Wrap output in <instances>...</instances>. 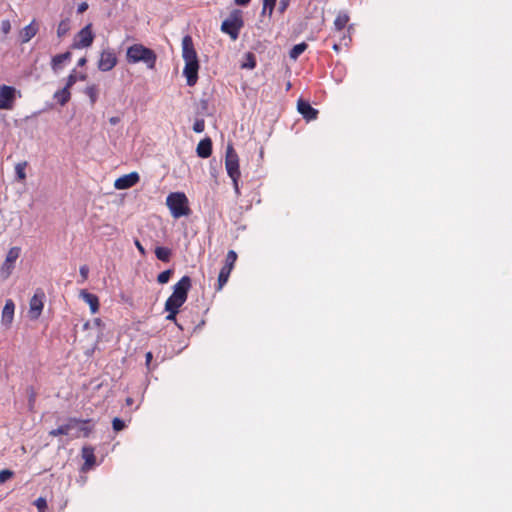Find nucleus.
I'll return each instance as SVG.
<instances>
[{
  "mask_svg": "<svg viewBox=\"0 0 512 512\" xmlns=\"http://www.w3.org/2000/svg\"><path fill=\"white\" fill-rule=\"evenodd\" d=\"M84 93L89 97L91 105H94L97 102L98 96H99V89H98L97 85H95V84L88 85L85 88Z\"/></svg>",
  "mask_w": 512,
  "mask_h": 512,
  "instance_id": "obj_23",
  "label": "nucleus"
},
{
  "mask_svg": "<svg viewBox=\"0 0 512 512\" xmlns=\"http://www.w3.org/2000/svg\"><path fill=\"white\" fill-rule=\"evenodd\" d=\"M38 32V25L32 21L20 31V39L22 43L29 42Z\"/></svg>",
  "mask_w": 512,
  "mask_h": 512,
  "instance_id": "obj_16",
  "label": "nucleus"
},
{
  "mask_svg": "<svg viewBox=\"0 0 512 512\" xmlns=\"http://www.w3.org/2000/svg\"><path fill=\"white\" fill-rule=\"evenodd\" d=\"M20 254V247L14 246L8 250L5 260L0 267V276L2 277V279L6 280L11 276L15 268V263L19 258Z\"/></svg>",
  "mask_w": 512,
  "mask_h": 512,
  "instance_id": "obj_7",
  "label": "nucleus"
},
{
  "mask_svg": "<svg viewBox=\"0 0 512 512\" xmlns=\"http://www.w3.org/2000/svg\"><path fill=\"white\" fill-rule=\"evenodd\" d=\"M80 297L89 305L90 310L93 314H95L98 311L99 300L96 295L89 293L86 290H81Z\"/></svg>",
  "mask_w": 512,
  "mask_h": 512,
  "instance_id": "obj_18",
  "label": "nucleus"
},
{
  "mask_svg": "<svg viewBox=\"0 0 512 512\" xmlns=\"http://www.w3.org/2000/svg\"><path fill=\"white\" fill-rule=\"evenodd\" d=\"M80 275L82 276L83 280H86L88 277L89 269L86 265H83L79 269Z\"/></svg>",
  "mask_w": 512,
  "mask_h": 512,
  "instance_id": "obj_43",
  "label": "nucleus"
},
{
  "mask_svg": "<svg viewBox=\"0 0 512 512\" xmlns=\"http://www.w3.org/2000/svg\"><path fill=\"white\" fill-rule=\"evenodd\" d=\"M234 1L237 5H242V6H245L250 2V0H234Z\"/></svg>",
  "mask_w": 512,
  "mask_h": 512,
  "instance_id": "obj_48",
  "label": "nucleus"
},
{
  "mask_svg": "<svg viewBox=\"0 0 512 512\" xmlns=\"http://www.w3.org/2000/svg\"><path fill=\"white\" fill-rule=\"evenodd\" d=\"M77 81V76L75 74V71H73L68 77L66 82V88L70 89Z\"/></svg>",
  "mask_w": 512,
  "mask_h": 512,
  "instance_id": "obj_39",
  "label": "nucleus"
},
{
  "mask_svg": "<svg viewBox=\"0 0 512 512\" xmlns=\"http://www.w3.org/2000/svg\"><path fill=\"white\" fill-rule=\"evenodd\" d=\"M70 30V20L67 18V19H64L62 20L58 27H57V36L59 38H62L63 36H65Z\"/></svg>",
  "mask_w": 512,
  "mask_h": 512,
  "instance_id": "obj_29",
  "label": "nucleus"
},
{
  "mask_svg": "<svg viewBox=\"0 0 512 512\" xmlns=\"http://www.w3.org/2000/svg\"><path fill=\"white\" fill-rule=\"evenodd\" d=\"M85 78H86V76H85V75H80V76H79V79H80V80H84Z\"/></svg>",
  "mask_w": 512,
  "mask_h": 512,
  "instance_id": "obj_52",
  "label": "nucleus"
},
{
  "mask_svg": "<svg viewBox=\"0 0 512 512\" xmlns=\"http://www.w3.org/2000/svg\"><path fill=\"white\" fill-rule=\"evenodd\" d=\"M236 259H237V254L235 251L233 250H230L228 253H227V256H226V261H225V265L223 267L225 268H228L229 270H232L233 267H234V264L236 262Z\"/></svg>",
  "mask_w": 512,
  "mask_h": 512,
  "instance_id": "obj_32",
  "label": "nucleus"
},
{
  "mask_svg": "<svg viewBox=\"0 0 512 512\" xmlns=\"http://www.w3.org/2000/svg\"><path fill=\"white\" fill-rule=\"evenodd\" d=\"M117 64V57L112 49H105L100 53L97 67L102 72L112 70Z\"/></svg>",
  "mask_w": 512,
  "mask_h": 512,
  "instance_id": "obj_12",
  "label": "nucleus"
},
{
  "mask_svg": "<svg viewBox=\"0 0 512 512\" xmlns=\"http://www.w3.org/2000/svg\"><path fill=\"white\" fill-rule=\"evenodd\" d=\"M298 111L308 120L316 119L318 111L314 109L308 102L299 100Z\"/></svg>",
  "mask_w": 512,
  "mask_h": 512,
  "instance_id": "obj_17",
  "label": "nucleus"
},
{
  "mask_svg": "<svg viewBox=\"0 0 512 512\" xmlns=\"http://www.w3.org/2000/svg\"><path fill=\"white\" fill-rule=\"evenodd\" d=\"M275 2L276 0H264L262 14L265 15L267 13L269 16H271L275 6Z\"/></svg>",
  "mask_w": 512,
  "mask_h": 512,
  "instance_id": "obj_34",
  "label": "nucleus"
},
{
  "mask_svg": "<svg viewBox=\"0 0 512 512\" xmlns=\"http://www.w3.org/2000/svg\"><path fill=\"white\" fill-rule=\"evenodd\" d=\"M197 154L201 158H208L212 153V142L209 138L201 140L197 145Z\"/></svg>",
  "mask_w": 512,
  "mask_h": 512,
  "instance_id": "obj_19",
  "label": "nucleus"
},
{
  "mask_svg": "<svg viewBox=\"0 0 512 512\" xmlns=\"http://www.w3.org/2000/svg\"><path fill=\"white\" fill-rule=\"evenodd\" d=\"M15 304L11 299L6 300L1 314V324L9 329L14 319Z\"/></svg>",
  "mask_w": 512,
  "mask_h": 512,
  "instance_id": "obj_14",
  "label": "nucleus"
},
{
  "mask_svg": "<svg viewBox=\"0 0 512 512\" xmlns=\"http://www.w3.org/2000/svg\"><path fill=\"white\" fill-rule=\"evenodd\" d=\"M14 475L13 471L5 469L0 471V483H4Z\"/></svg>",
  "mask_w": 512,
  "mask_h": 512,
  "instance_id": "obj_37",
  "label": "nucleus"
},
{
  "mask_svg": "<svg viewBox=\"0 0 512 512\" xmlns=\"http://www.w3.org/2000/svg\"><path fill=\"white\" fill-rule=\"evenodd\" d=\"M84 328L95 330L96 339H98L102 334L101 320L98 318L94 319L93 322H91V323H89V322L85 323Z\"/></svg>",
  "mask_w": 512,
  "mask_h": 512,
  "instance_id": "obj_25",
  "label": "nucleus"
},
{
  "mask_svg": "<svg viewBox=\"0 0 512 512\" xmlns=\"http://www.w3.org/2000/svg\"><path fill=\"white\" fill-rule=\"evenodd\" d=\"M17 90L12 86H0V110H11L14 106Z\"/></svg>",
  "mask_w": 512,
  "mask_h": 512,
  "instance_id": "obj_10",
  "label": "nucleus"
},
{
  "mask_svg": "<svg viewBox=\"0 0 512 512\" xmlns=\"http://www.w3.org/2000/svg\"><path fill=\"white\" fill-rule=\"evenodd\" d=\"M348 21H349V17L347 14L340 13L336 17V19L334 21V25H333V37L343 36V35L349 36L350 29L345 30V28L348 24Z\"/></svg>",
  "mask_w": 512,
  "mask_h": 512,
  "instance_id": "obj_15",
  "label": "nucleus"
},
{
  "mask_svg": "<svg viewBox=\"0 0 512 512\" xmlns=\"http://www.w3.org/2000/svg\"><path fill=\"white\" fill-rule=\"evenodd\" d=\"M87 9H88V4L86 2H82L78 5L77 12L81 14V13L85 12Z\"/></svg>",
  "mask_w": 512,
  "mask_h": 512,
  "instance_id": "obj_44",
  "label": "nucleus"
},
{
  "mask_svg": "<svg viewBox=\"0 0 512 512\" xmlns=\"http://www.w3.org/2000/svg\"><path fill=\"white\" fill-rule=\"evenodd\" d=\"M151 360H152V353L151 352H147L146 353V364L149 365Z\"/></svg>",
  "mask_w": 512,
  "mask_h": 512,
  "instance_id": "obj_49",
  "label": "nucleus"
},
{
  "mask_svg": "<svg viewBox=\"0 0 512 512\" xmlns=\"http://www.w3.org/2000/svg\"><path fill=\"white\" fill-rule=\"evenodd\" d=\"M45 294L42 290H36L29 302L28 316L32 320H36L40 317L44 307Z\"/></svg>",
  "mask_w": 512,
  "mask_h": 512,
  "instance_id": "obj_9",
  "label": "nucleus"
},
{
  "mask_svg": "<svg viewBox=\"0 0 512 512\" xmlns=\"http://www.w3.org/2000/svg\"><path fill=\"white\" fill-rule=\"evenodd\" d=\"M336 38L338 39V42H335L333 45V49L335 51H339L340 46H342V45L347 46L350 42V36H347V35L336 36Z\"/></svg>",
  "mask_w": 512,
  "mask_h": 512,
  "instance_id": "obj_33",
  "label": "nucleus"
},
{
  "mask_svg": "<svg viewBox=\"0 0 512 512\" xmlns=\"http://www.w3.org/2000/svg\"><path fill=\"white\" fill-rule=\"evenodd\" d=\"M166 204L174 218L187 216L190 213L188 199L184 193H171L166 198Z\"/></svg>",
  "mask_w": 512,
  "mask_h": 512,
  "instance_id": "obj_5",
  "label": "nucleus"
},
{
  "mask_svg": "<svg viewBox=\"0 0 512 512\" xmlns=\"http://www.w3.org/2000/svg\"><path fill=\"white\" fill-rule=\"evenodd\" d=\"M139 179V174L137 172H131L117 178L114 182V187L118 190L128 189L134 186Z\"/></svg>",
  "mask_w": 512,
  "mask_h": 512,
  "instance_id": "obj_13",
  "label": "nucleus"
},
{
  "mask_svg": "<svg viewBox=\"0 0 512 512\" xmlns=\"http://www.w3.org/2000/svg\"><path fill=\"white\" fill-rule=\"evenodd\" d=\"M91 27V24H87L78 32L74 39L73 48L81 49L91 46L94 40V34Z\"/></svg>",
  "mask_w": 512,
  "mask_h": 512,
  "instance_id": "obj_11",
  "label": "nucleus"
},
{
  "mask_svg": "<svg viewBox=\"0 0 512 512\" xmlns=\"http://www.w3.org/2000/svg\"><path fill=\"white\" fill-rule=\"evenodd\" d=\"M135 246L137 247L138 251L144 256L146 254V251L144 249V247L142 246V244L138 241V240H135Z\"/></svg>",
  "mask_w": 512,
  "mask_h": 512,
  "instance_id": "obj_46",
  "label": "nucleus"
},
{
  "mask_svg": "<svg viewBox=\"0 0 512 512\" xmlns=\"http://www.w3.org/2000/svg\"><path fill=\"white\" fill-rule=\"evenodd\" d=\"M165 310L169 312L166 319L170 320V321H175L178 310H173V309H165Z\"/></svg>",
  "mask_w": 512,
  "mask_h": 512,
  "instance_id": "obj_42",
  "label": "nucleus"
},
{
  "mask_svg": "<svg viewBox=\"0 0 512 512\" xmlns=\"http://www.w3.org/2000/svg\"><path fill=\"white\" fill-rule=\"evenodd\" d=\"M156 257L164 262H168L171 256V250L166 247H157L155 249Z\"/></svg>",
  "mask_w": 512,
  "mask_h": 512,
  "instance_id": "obj_27",
  "label": "nucleus"
},
{
  "mask_svg": "<svg viewBox=\"0 0 512 512\" xmlns=\"http://www.w3.org/2000/svg\"><path fill=\"white\" fill-rule=\"evenodd\" d=\"M307 49V44L302 42L295 45L289 53L291 59L296 60L305 50Z\"/></svg>",
  "mask_w": 512,
  "mask_h": 512,
  "instance_id": "obj_26",
  "label": "nucleus"
},
{
  "mask_svg": "<svg viewBox=\"0 0 512 512\" xmlns=\"http://www.w3.org/2000/svg\"><path fill=\"white\" fill-rule=\"evenodd\" d=\"M112 424H113V429L115 431H120L125 427L124 422L119 418H114Z\"/></svg>",
  "mask_w": 512,
  "mask_h": 512,
  "instance_id": "obj_41",
  "label": "nucleus"
},
{
  "mask_svg": "<svg viewBox=\"0 0 512 512\" xmlns=\"http://www.w3.org/2000/svg\"><path fill=\"white\" fill-rule=\"evenodd\" d=\"M232 270L228 268L222 267L218 276V289L221 290L223 286L227 283L228 278L230 276Z\"/></svg>",
  "mask_w": 512,
  "mask_h": 512,
  "instance_id": "obj_28",
  "label": "nucleus"
},
{
  "mask_svg": "<svg viewBox=\"0 0 512 512\" xmlns=\"http://www.w3.org/2000/svg\"><path fill=\"white\" fill-rule=\"evenodd\" d=\"M191 287V280L188 276H184L174 285L172 295L165 303V309L178 310L185 303L188 291Z\"/></svg>",
  "mask_w": 512,
  "mask_h": 512,
  "instance_id": "obj_3",
  "label": "nucleus"
},
{
  "mask_svg": "<svg viewBox=\"0 0 512 512\" xmlns=\"http://www.w3.org/2000/svg\"><path fill=\"white\" fill-rule=\"evenodd\" d=\"M287 6H288V1L287 0H281L280 4H279V11L281 13H283L286 10Z\"/></svg>",
  "mask_w": 512,
  "mask_h": 512,
  "instance_id": "obj_45",
  "label": "nucleus"
},
{
  "mask_svg": "<svg viewBox=\"0 0 512 512\" xmlns=\"http://www.w3.org/2000/svg\"><path fill=\"white\" fill-rule=\"evenodd\" d=\"M256 66L255 56L252 53L245 54V61L241 64L244 69H253Z\"/></svg>",
  "mask_w": 512,
  "mask_h": 512,
  "instance_id": "obj_31",
  "label": "nucleus"
},
{
  "mask_svg": "<svg viewBox=\"0 0 512 512\" xmlns=\"http://www.w3.org/2000/svg\"><path fill=\"white\" fill-rule=\"evenodd\" d=\"M204 128H205V122L203 119H198L195 121L194 125H193V130L196 132V133H201L204 131Z\"/></svg>",
  "mask_w": 512,
  "mask_h": 512,
  "instance_id": "obj_38",
  "label": "nucleus"
},
{
  "mask_svg": "<svg viewBox=\"0 0 512 512\" xmlns=\"http://www.w3.org/2000/svg\"><path fill=\"white\" fill-rule=\"evenodd\" d=\"M1 31L3 34L7 35L11 30V23L9 20H2L1 22Z\"/></svg>",
  "mask_w": 512,
  "mask_h": 512,
  "instance_id": "obj_40",
  "label": "nucleus"
},
{
  "mask_svg": "<svg viewBox=\"0 0 512 512\" xmlns=\"http://www.w3.org/2000/svg\"><path fill=\"white\" fill-rule=\"evenodd\" d=\"M242 26L243 20L240 11H234L222 22L221 31L228 34L232 40H236Z\"/></svg>",
  "mask_w": 512,
  "mask_h": 512,
  "instance_id": "obj_6",
  "label": "nucleus"
},
{
  "mask_svg": "<svg viewBox=\"0 0 512 512\" xmlns=\"http://www.w3.org/2000/svg\"><path fill=\"white\" fill-rule=\"evenodd\" d=\"M171 274H172V271L171 270H165L163 272H161L158 277H157V280L160 284H165L169 281L170 277H171Z\"/></svg>",
  "mask_w": 512,
  "mask_h": 512,
  "instance_id": "obj_36",
  "label": "nucleus"
},
{
  "mask_svg": "<svg viewBox=\"0 0 512 512\" xmlns=\"http://www.w3.org/2000/svg\"><path fill=\"white\" fill-rule=\"evenodd\" d=\"M67 425H72L70 428V436L73 438L87 437L91 433L93 426L88 420L69 419Z\"/></svg>",
  "mask_w": 512,
  "mask_h": 512,
  "instance_id": "obj_8",
  "label": "nucleus"
},
{
  "mask_svg": "<svg viewBox=\"0 0 512 512\" xmlns=\"http://www.w3.org/2000/svg\"><path fill=\"white\" fill-rule=\"evenodd\" d=\"M225 167L228 175L233 181V186L235 193L237 195L240 194L238 179L240 177L239 170V158L236 151L233 148L232 144H228L226 148V156H225Z\"/></svg>",
  "mask_w": 512,
  "mask_h": 512,
  "instance_id": "obj_4",
  "label": "nucleus"
},
{
  "mask_svg": "<svg viewBox=\"0 0 512 512\" xmlns=\"http://www.w3.org/2000/svg\"><path fill=\"white\" fill-rule=\"evenodd\" d=\"M127 404H128V405H131V404H132V399H131V398H128V399H127Z\"/></svg>",
  "mask_w": 512,
  "mask_h": 512,
  "instance_id": "obj_51",
  "label": "nucleus"
},
{
  "mask_svg": "<svg viewBox=\"0 0 512 512\" xmlns=\"http://www.w3.org/2000/svg\"><path fill=\"white\" fill-rule=\"evenodd\" d=\"M86 64V58H80L78 60V65L79 66H84Z\"/></svg>",
  "mask_w": 512,
  "mask_h": 512,
  "instance_id": "obj_50",
  "label": "nucleus"
},
{
  "mask_svg": "<svg viewBox=\"0 0 512 512\" xmlns=\"http://www.w3.org/2000/svg\"><path fill=\"white\" fill-rule=\"evenodd\" d=\"M126 59L131 64L143 62L148 69H154L157 56L155 52L141 44H134L128 47Z\"/></svg>",
  "mask_w": 512,
  "mask_h": 512,
  "instance_id": "obj_2",
  "label": "nucleus"
},
{
  "mask_svg": "<svg viewBox=\"0 0 512 512\" xmlns=\"http://www.w3.org/2000/svg\"><path fill=\"white\" fill-rule=\"evenodd\" d=\"M82 457L85 460V469L91 468L95 463L94 449L90 446H84L82 448Z\"/></svg>",
  "mask_w": 512,
  "mask_h": 512,
  "instance_id": "obj_20",
  "label": "nucleus"
},
{
  "mask_svg": "<svg viewBox=\"0 0 512 512\" xmlns=\"http://www.w3.org/2000/svg\"><path fill=\"white\" fill-rule=\"evenodd\" d=\"M28 166V162L27 161H22V162H19L15 165L14 169H15V174H16V181L18 182H25L26 180V168Z\"/></svg>",
  "mask_w": 512,
  "mask_h": 512,
  "instance_id": "obj_22",
  "label": "nucleus"
},
{
  "mask_svg": "<svg viewBox=\"0 0 512 512\" xmlns=\"http://www.w3.org/2000/svg\"><path fill=\"white\" fill-rule=\"evenodd\" d=\"M73 427L72 425H61L57 429H53L49 432L51 436H58V435H68L70 436V428Z\"/></svg>",
  "mask_w": 512,
  "mask_h": 512,
  "instance_id": "obj_30",
  "label": "nucleus"
},
{
  "mask_svg": "<svg viewBox=\"0 0 512 512\" xmlns=\"http://www.w3.org/2000/svg\"><path fill=\"white\" fill-rule=\"evenodd\" d=\"M71 58V53L70 52H65L63 54H58L56 56H54L52 58V69L54 71H58L62 64L65 63L66 61H69Z\"/></svg>",
  "mask_w": 512,
  "mask_h": 512,
  "instance_id": "obj_21",
  "label": "nucleus"
},
{
  "mask_svg": "<svg viewBox=\"0 0 512 512\" xmlns=\"http://www.w3.org/2000/svg\"><path fill=\"white\" fill-rule=\"evenodd\" d=\"M70 91L68 88L64 87L63 89L56 91L54 93V98L61 104L65 105L70 99Z\"/></svg>",
  "mask_w": 512,
  "mask_h": 512,
  "instance_id": "obj_24",
  "label": "nucleus"
},
{
  "mask_svg": "<svg viewBox=\"0 0 512 512\" xmlns=\"http://www.w3.org/2000/svg\"><path fill=\"white\" fill-rule=\"evenodd\" d=\"M34 505L37 507L38 512H47V501L43 497H39L35 500Z\"/></svg>",
  "mask_w": 512,
  "mask_h": 512,
  "instance_id": "obj_35",
  "label": "nucleus"
},
{
  "mask_svg": "<svg viewBox=\"0 0 512 512\" xmlns=\"http://www.w3.org/2000/svg\"><path fill=\"white\" fill-rule=\"evenodd\" d=\"M121 121L119 116H112L109 118V123L111 125H117Z\"/></svg>",
  "mask_w": 512,
  "mask_h": 512,
  "instance_id": "obj_47",
  "label": "nucleus"
},
{
  "mask_svg": "<svg viewBox=\"0 0 512 512\" xmlns=\"http://www.w3.org/2000/svg\"><path fill=\"white\" fill-rule=\"evenodd\" d=\"M182 58L185 62L183 75L186 77L187 85L194 86L198 80L199 61L192 38L189 35L182 39Z\"/></svg>",
  "mask_w": 512,
  "mask_h": 512,
  "instance_id": "obj_1",
  "label": "nucleus"
}]
</instances>
